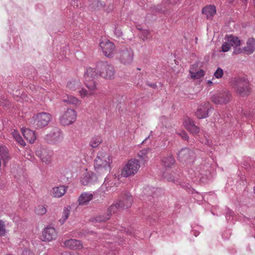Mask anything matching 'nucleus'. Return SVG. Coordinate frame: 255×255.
I'll use <instances>...</instances> for the list:
<instances>
[{
	"label": "nucleus",
	"instance_id": "4d7b16f0",
	"mask_svg": "<svg viewBox=\"0 0 255 255\" xmlns=\"http://www.w3.org/2000/svg\"><path fill=\"white\" fill-rule=\"evenodd\" d=\"M254 0V3L255 5V0Z\"/></svg>",
	"mask_w": 255,
	"mask_h": 255
},
{
	"label": "nucleus",
	"instance_id": "0eeeda50",
	"mask_svg": "<svg viewBox=\"0 0 255 255\" xmlns=\"http://www.w3.org/2000/svg\"><path fill=\"white\" fill-rule=\"evenodd\" d=\"M52 120L51 115L46 112L38 113L33 117V127L35 128H41L47 126Z\"/></svg>",
	"mask_w": 255,
	"mask_h": 255
},
{
	"label": "nucleus",
	"instance_id": "09e8293b",
	"mask_svg": "<svg viewBox=\"0 0 255 255\" xmlns=\"http://www.w3.org/2000/svg\"><path fill=\"white\" fill-rule=\"evenodd\" d=\"M151 88L155 89L156 87V85L155 84L152 83L148 85Z\"/></svg>",
	"mask_w": 255,
	"mask_h": 255
},
{
	"label": "nucleus",
	"instance_id": "c03bdc74",
	"mask_svg": "<svg viewBox=\"0 0 255 255\" xmlns=\"http://www.w3.org/2000/svg\"><path fill=\"white\" fill-rule=\"evenodd\" d=\"M234 215V212L230 210L229 208H227L226 210V219L227 220H230L231 217H232Z\"/></svg>",
	"mask_w": 255,
	"mask_h": 255
},
{
	"label": "nucleus",
	"instance_id": "2eb2a0df",
	"mask_svg": "<svg viewBox=\"0 0 255 255\" xmlns=\"http://www.w3.org/2000/svg\"><path fill=\"white\" fill-rule=\"evenodd\" d=\"M212 109L208 102H204L198 107L196 113L198 119H204L208 117V112Z\"/></svg>",
	"mask_w": 255,
	"mask_h": 255
},
{
	"label": "nucleus",
	"instance_id": "de8ad7c7",
	"mask_svg": "<svg viewBox=\"0 0 255 255\" xmlns=\"http://www.w3.org/2000/svg\"><path fill=\"white\" fill-rule=\"evenodd\" d=\"M71 3L74 7H79L81 5V2L78 0H72Z\"/></svg>",
	"mask_w": 255,
	"mask_h": 255
},
{
	"label": "nucleus",
	"instance_id": "1a4fd4ad",
	"mask_svg": "<svg viewBox=\"0 0 255 255\" xmlns=\"http://www.w3.org/2000/svg\"><path fill=\"white\" fill-rule=\"evenodd\" d=\"M231 93L227 90L214 94L211 98V101L216 105H225L230 102L232 99Z\"/></svg>",
	"mask_w": 255,
	"mask_h": 255
},
{
	"label": "nucleus",
	"instance_id": "4be33fe9",
	"mask_svg": "<svg viewBox=\"0 0 255 255\" xmlns=\"http://www.w3.org/2000/svg\"><path fill=\"white\" fill-rule=\"evenodd\" d=\"M244 53L250 55L255 50V39L253 37L249 38L247 41V46L244 47Z\"/></svg>",
	"mask_w": 255,
	"mask_h": 255
},
{
	"label": "nucleus",
	"instance_id": "72a5a7b5",
	"mask_svg": "<svg viewBox=\"0 0 255 255\" xmlns=\"http://www.w3.org/2000/svg\"><path fill=\"white\" fill-rule=\"evenodd\" d=\"M150 151V149L147 148L140 150L138 153V156L143 162H145L148 160L149 157L147 154L149 153Z\"/></svg>",
	"mask_w": 255,
	"mask_h": 255
},
{
	"label": "nucleus",
	"instance_id": "ddd939ff",
	"mask_svg": "<svg viewBox=\"0 0 255 255\" xmlns=\"http://www.w3.org/2000/svg\"><path fill=\"white\" fill-rule=\"evenodd\" d=\"M178 156L181 161L191 164L194 161L195 155L192 150L187 148H184L178 153Z\"/></svg>",
	"mask_w": 255,
	"mask_h": 255
},
{
	"label": "nucleus",
	"instance_id": "49530a36",
	"mask_svg": "<svg viewBox=\"0 0 255 255\" xmlns=\"http://www.w3.org/2000/svg\"><path fill=\"white\" fill-rule=\"evenodd\" d=\"M178 134L185 140L188 139V136L185 131H181L180 132H178Z\"/></svg>",
	"mask_w": 255,
	"mask_h": 255
},
{
	"label": "nucleus",
	"instance_id": "39448f33",
	"mask_svg": "<svg viewBox=\"0 0 255 255\" xmlns=\"http://www.w3.org/2000/svg\"><path fill=\"white\" fill-rule=\"evenodd\" d=\"M63 139L64 134L62 130L57 128H53L44 137L46 142L53 145H58L61 143Z\"/></svg>",
	"mask_w": 255,
	"mask_h": 255
},
{
	"label": "nucleus",
	"instance_id": "412c9836",
	"mask_svg": "<svg viewBox=\"0 0 255 255\" xmlns=\"http://www.w3.org/2000/svg\"><path fill=\"white\" fill-rule=\"evenodd\" d=\"M179 0H163L162 2V6L163 7H158V10L161 12L165 13L170 10L171 7L176 4Z\"/></svg>",
	"mask_w": 255,
	"mask_h": 255
},
{
	"label": "nucleus",
	"instance_id": "c85d7f7f",
	"mask_svg": "<svg viewBox=\"0 0 255 255\" xmlns=\"http://www.w3.org/2000/svg\"><path fill=\"white\" fill-rule=\"evenodd\" d=\"M66 192V187L64 186H60L53 188L52 191V196L56 198L61 197L64 195Z\"/></svg>",
	"mask_w": 255,
	"mask_h": 255
},
{
	"label": "nucleus",
	"instance_id": "4468645a",
	"mask_svg": "<svg viewBox=\"0 0 255 255\" xmlns=\"http://www.w3.org/2000/svg\"><path fill=\"white\" fill-rule=\"evenodd\" d=\"M36 154L40 158L43 162L45 163L46 164L51 163L52 157L53 154L52 150L43 148L40 150H37L36 151Z\"/></svg>",
	"mask_w": 255,
	"mask_h": 255
},
{
	"label": "nucleus",
	"instance_id": "f03ea898",
	"mask_svg": "<svg viewBox=\"0 0 255 255\" xmlns=\"http://www.w3.org/2000/svg\"><path fill=\"white\" fill-rule=\"evenodd\" d=\"M99 75L98 71L94 68L89 67L87 68L86 72L84 75L85 84L89 89H82L79 91L80 96L82 98L90 96L94 94V91L96 89V85L94 79Z\"/></svg>",
	"mask_w": 255,
	"mask_h": 255
},
{
	"label": "nucleus",
	"instance_id": "7ed1b4c3",
	"mask_svg": "<svg viewBox=\"0 0 255 255\" xmlns=\"http://www.w3.org/2000/svg\"><path fill=\"white\" fill-rule=\"evenodd\" d=\"M110 156L106 153H99L95 160L94 167L98 173H107L110 171Z\"/></svg>",
	"mask_w": 255,
	"mask_h": 255
},
{
	"label": "nucleus",
	"instance_id": "a211bd4d",
	"mask_svg": "<svg viewBox=\"0 0 255 255\" xmlns=\"http://www.w3.org/2000/svg\"><path fill=\"white\" fill-rule=\"evenodd\" d=\"M184 125L186 128L193 134H196L199 132V128L195 125L194 122L189 118H187L184 120Z\"/></svg>",
	"mask_w": 255,
	"mask_h": 255
},
{
	"label": "nucleus",
	"instance_id": "423d86ee",
	"mask_svg": "<svg viewBox=\"0 0 255 255\" xmlns=\"http://www.w3.org/2000/svg\"><path fill=\"white\" fill-rule=\"evenodd\" d=\"M133 57V51L130 47H123L119 50L117 54V59L125 65L131 64Z\"/></svg>",
	"mask_w": 255,
	"mask_h": 255
},
{
	"label": "nucleus",
	"instance_id": "473e14b6",
	"mask_svg": "<svg viewBox=\"0 0 255 255\" xmlns=\"http://www.w3.org/2000/svg\"><path fill=\"white\" fill-rule=\"evenodd\" d=\"M196 67H197V65H193L192 68L190 70L191 77L193 79H199L204 75V71L202 69H200L197 72L194 71L193 68Z\"/></svg>",
	"mask_w": 255,
	"mask_h": 255
},
{
	"label": "nucleus",
	"instance_id": "603ef678",
	"mask_svg": "<svg viewBox=\"0 0 255 255\" xmlns=\"http://www.w3.org/2000/svg\"><path fill=\"white\" fill-rule=\"evenodd\" d=\"M4 158H5V159H7L8 160V156L7 155V154H5L4 155Z\"/></svg>",
	"mask_w": 255,
	"mask_h": 255
},
{
	"label": "nucleus",
	"instance_id": "a18cd8bd",
	"mask_svg": "<svg viewBox=\"0 0 255 255\" xmlns=\"http://www.w3.org/2000/svg\"><path fill=\"white\" fill-rule=\"evenodd\" d=\"M233 53L235 54H238L242 53H244V47L243 48H241L238 47H235Z\"/></svg>",
	"mask_w": 255,
	"mask_h": 255
},
{
	"label": "nucleus",
	"instance_id": "c9c22d12",
	"mask_svg": "<svg viewBox=\"0 0 255 255\" xmlns=\"http://www.w3.org/2000/svg\"><path fill=\"white\" fill-rule=\"evenodd\" d=\"M101 141L102 139L100 136H95L91 139L90 145L92 147H96L100 144Z\"/></svg>",
	"mask_w": 255,
	"mask_h": 255
},
{
	"label": "nucleus",
	"instance_id": "ea45409f",
	"mask_svg": "<svg viewBox=\"0 0 255 255\" xmlns=\"http://www.w3.org/2000/svg\"><path fill=\"white\" fill-rule=\"evenodd\" d=\"M5 234V226L4 222L0 220V236H4Z\"/></svg>",
	"mask_w": 255,
	"mask_h": 255
},
{
	"label": "nucleus",
	"instance_id": "864d4df0",
	"mask_svg": "<svg viewBox=\"0 0 255 255\" xmlns=\"http://www.w3.org/2000/svg\"><path fill=\"white\" fill-rule=\"evenodd\" d=\"M150 135H148V137H147L144 140H143L142 141V142H144L146 140H147L149 137H150Z\"/></svg>",
	"mask_w": 255,
	"mask_h": 255
},
{
	"label": "nucleus",
	"instance_id": "58836bf2",
	"mask_svg": "<svg viewBox=\"0 0 255 255\" xmlns=\"http://www.w3.org/2000/svg\"><path fill=\"white\" fill-rule=\"evenodd\" d=\"M140 35L142 39L144 40L150 37V33L148 30H142L140 32Z\"/></svg>",
	"mask_w": 255,
	"mask_h": 255
},
{
	"label": "nucleus",
	"instance_id": "6e6d98bb",
	"mask_svg": "<svg viewBox=\"0 0 255 255\" xmlns=\"http://www.w3.org/2000/svg\"><path fill=\"white\" fill-rule=\"evenodd\" d=\"M242 1H243V2H247V0H242Z\"/></svg>",
	"mask_w": 255,
	"mask_h": 255
},
{
	"label": "nucleus",
	"instance_id": "79ce46f5",
	"mask_svg": "<svg viewBox=\"0 0 255 255\" xmlns=\"http://www.w3.org/2000/svg\"><path fill=\"white\" fill-rule=\"evenodd\" d=\"M223 73V69L218 67L214 72V75L216 78L220 79L222 77Z\"/></svg>",
	"mask_w": 255,
	"mask_h": 255
},
{
	"label": "nucleus",
	"instance_id": "c756f323",
	"mask_svg": "<svg viewBox=\"0 0 255 255\" xmlns=\"http://www.w3.org/2000/svg\"><path fill=\"white\" fill-rule=\"evenodd\" d=\"M174 163L175 160L171 155L163 157L161 159V163L165 168H171Z\"/></svg>",
	"mask_w": 255,
	"mask_h": 255
},
{
	"label": "nucleus",
	"instance_id": "dca6fc26",
	"mask_svg": "<svg viewBox=\"0 0 255 255\" xmlns=\"http://www.w3.org/2000/svg\"><path fill=\"white\" fill-rule=\"evenodd\" d=\"M43 241H51L57 237V232L53 227L46 228L42 232Z\"/></svg>",
	"mask_w": 255,
	"mask_h": 255
},
{
	"label": "nucleus",
	"instance_id": "13d9d810",
	"mask_svg": "<svg viewBox=\"0 0 255 255\" xmlns=\"http://www.w3.org/2000/svg\"><path fill=\"white\" fill-rule=\"evenodd\" d=\"M254 193H255V188H254Z\"/></svg>",
	"mask_w": 255,
	"mask_h": 255
},
{
	"label": "nucleus",
	"instance_id": "8fccbe9b",
	"mask_svg": "<svg viewBox=\"0 0 255 255\" xmlns=\"http://www.w3.org/2000/svg\"><path fill=\"white\" fill-rule=\"evenodd\" d=\"M192 234H194L195 236H197L199 235V232L196 233L195 232L193 231Z\"/></svg>",
	"mask_w": 255,
	"mask_h": 255
},
{
	"label": "nucleus",
	"instance_id": "9b49d317",
	"mask_svg": "<svg viewBox=\"0 0 255 255\" xmlns=\"http://www.w3.org/2000/svg\"><path fill=\"white\" fill-rule=\"evenodd\" d=\"M77 118L76 112L71 109H68L60 117L59 123L63 126H69L74 123Z\"/></svg>",
	"mask_w": 255,
	"mask_h": 255
},
{
	"label": "nucleus",
	"instance_id": "f704fd0d",
	"mask_svg": "<svg viewBox=\"0 0 255 255\" xmlns=\"http://www.w3.org/2000/svg\"><path fill=\"white\" fill-rule=\"evenodd\" d=\"M70 207H65L63 209L62 218L59 220L61 224H64L65 221L68 218L70 213Z\"/></svg>",
	"mask_w": 255,
	"mask_h": 255
},
{
	"label": "nucleus",
	"instance_id": "cd10ccee",
	"mask_svg": "<svg viewBox=\"0 0 255 255\" xmlns=\"http://www.w3.org/2000/svg\"><path fill=\"white\" fill-rule=\"evenodd\" d=\"M22 133L25 139L30 143H33L36 139L34 132L29 129H22Z\"/></svg>",
	"mask_w": 255,
	"mask_h": 255
},
{
	"label": "nucleus",
	"instance_id": "9d476101",
	"mask_svg": "<svg viewBox=\"0 0 255 255\" xmlns=\"http://www.w3.org/2000/svg\"><path fill=\"white\" fill-rule=\"evenodd\" d=\"M235 89L237 92L242 97L248 96L250 93L249 82L244 78H239L236 80Z\"/></svg>",
	"mask_w": 255,
	"mask_h": 255
},
{
	"label": "nucleus",
	"instance_id": "7c9ffc66",
	"mask_svg": "<svg viewBox=\"0 0 255 255\" xmlns=\"http://www.w3.org/2000/svg\"><path fill=\"white\" fill-rule=\"evenodd\" d=\"M63 101L64 103L75 106H78L81 104V101L73 96L67 95L66 97L63 98Z\"/></svg>",
	"mask_w": 255,
	"mask_h": 255
},
{
	"label": "nucleus",
	"instance_id": "a19ab883",
	"mask_svg": "<svg viewBox=\"0 0 255 255\" xmlns=\"http://www.w3.org/2000/svg\"><path fill=\"white\" fill-rule=\"evenodd\" d=\"M163 177L168 181L173 182L176 184H178V183H180L178 180H175L174 177L170 174L167 175L166 174H163Z\"/></svg>",
	"mask_w": 255,
	"mask_h": 255
},
{
	"label": "nucleus",
	"instance_id": "f8f14e48",
	"mask_svg": "<svg viewBox=\"0 0 255 255\" xmlns=\"http://www.w3.org/2000/svg\"><path fill=\"white\" fill-rule=\"evenodd\" d=\"M99 45L106 57L112 58L114 56L115 46L113 42L109 40L104 39L100 42Z\"/></svg>",
	"mask_w": 255,
	"mask_h": 255
},
{
	"label": "nucleus",
	"instance_id": "4c0bfd02",
	"mask_svg": "<svg viewBox=\"0 0 255 255\" xmlns=\"http://www.w3.org/2000/svg\"><path fill=\"white\" fill-rule=\"evenodd\" d=\"M46 212V209L43 205H38L35 209V213L37 215H44Z\"/></svg>",
	"mask_w": 255,
	"mask_h": 255
},
{
	"label": "nucleus",
	"instance_id": "a878e982",
	"mask_svg": "<svg viewBox=\"0 0 255 255\" xmlns=\"http://www.w3.org/2000/svg\"><path fill=\"white\" fill-rule=\"evenodd\" d=\"M93 195L89 192L82 193L79 196L78 202L79 205L87 204L92 199Z\"/></svg>",
	"mask_w": 255,
	"mask_h": 255
},
{
	"label": "nucleus",
	"instance_id": "aec40b11",
	"mask_svg": "<svg viewBox=\"0 0 255 255\" xmlns=\"http://www.w3.org/2000/svg\"><path fill=\"white\" fill-rule=\"evenodd\" d=\"M115 185L113 179H111V177H106L105 178L104 183L101 186V189L104 191H111L114 192L115 191V187L114 186Z\"/></svg>",
	"mask_w": 255,
	"mask_h": 255
},
{
	"label": "nucleus",
	"instance_id": "5701e85b",
	"mask_svg": "<svg viewBox=\"0 0 255 255\" xmlns=\"http://www.w3.org/2000/svg\"><path fill=\"white\" fill-rule=\"evenodd\" d=\"M202 12L207 19H211L216 12V7L213 5H209L203 8Z\"/></svg>",
	"mask_w": 255,
	"mask_h": 255
},
{
	"label": "nucleus",
	"instance_id": "3c124183",
	"mask_svg": "<svg viewBox=\"0 0 255 255\" xmlns=\"http://www.w3.org/2000/svg\"><path fill=\"white\" fill-rule=\"evenodd\" d=\"M207 83L209 85H211L213 84V82L211 80H208Z\"/></svg>",
	"mask_w": 255,
	"mask_h": 255
},
{
	"label": "nucleus",
	"instance_id": "5fc2aeb1",
	"mask_svg": "<svg viewBox=\"0 0 255 255\" xmlns=\"http://www.w3.org/2000/svg\"><path fill=\"white\" fill-rule=\"evenodd\" d=\"M180 185H181V186L182 187H187V186H186V185H182V184H180Z\"/></svg>",
	"mask_w": 255,
	"mask_h": 255
},
{
	"label": "nucleus",
	"instance_id": "b1692460",
	"mask_svg": "<svg viewBox=\"0 0 255 255\" xmlns=\"http://www.w3.org/2000/svg\"><path fill=\"white\" fill-rule=\"evenodd\" d=\"M159 190V189L154 187H146L144 188L143 192L147 197H149L148 201L153 202L152 200L155 197L157 196V193L158 192ZM154 201H153V202Z\"/></svg>",
	"mask_w": 255,
	"mask_h": 255
},
{
	"label": "nucleus",
	"instance_id": "f3484780",
	"mask_svg": "<svg viewBox=\"0 0 255 255\" xmlns=\"http://www.w3.org/2000/svg\"><path fill=\"white\" fill-rule=\"evenodd\" d=\"M97 180L96 175L91 172H87L83 174L81 182L83 185H88L94 183Z\"/></svg>",
	"mask_w": 255,
	"mask_h": 255
},
{
	"label": "nucleus",
	"instance_id": "bb28decb",
	"mask_svg": "<svg viewBox=\"0 0 255 255\" xmlns=\"http://www.w3.org/2000/svg\"><path fill=\"white\" fill-rule=\"evenodd\" d=\"M81 82L79 80H71L68 82L67 84V88L70 91H75L77 90L79 91L82 90L83 88H81ZM79 92V91H78Z\"/></svg>",
	"mask_w": 255,
	"mask_h": 255
},
{
	"label": "nucleus",
	"instance_id": "6ab92c4d",
	"mask_svg": "<svg viewBox=\"0 0 255 255\" xmlns=\"http://www.w3.org/2000/svg\"><path fill=\"white\" fill-rule=\"evenodd\" d=\"M105 6V2L101 0H90L88 7L91 11H98L103 8Z\"/></svg>",
	"mask_w": 255,
	"mask_h": 255
},
{
	"label": "nucleus",
	"instance_id": "393cba45",
	"mask_svg": "<svg viewBox=\"0 0 255 255\" xmlns=\"http://www.w3.org/2000/svg\"><path fill=\"white\" fill-rule=\"evenodd\" d=\"M64 246L72 250H77L82 247V244L80 241L75 239H70L64 242Z\"/></svg>",
	"mask_w": 255,
	"mask_h": 255
},
{
	"label": "nucleus",
	"instance_id": "e433bc0d",
	"mask_svg": "<svg viewBox=\"0 0 255 255\" xmlns=\"http://www.w3.org/2000/svg\"><path fill=\"white\" fill-rule=\"evenodd\" d=\"M13 136L16 140V141L19 143L20 145L22 146H24L25 145V142L22 138L20 135L16 131H14L13 133Z\"/></svg>",
	"mask_w": 255,
	"mask_h": 255
},
{
	"label": "nucleus",
	"instance_id": "6e6552de",
	"mask_svg": "<svg viewBox=\"0 0 255 255\" xmlns=\"http://www.w3.org/2000/svg\"><path fill=\"white\" fill-rule=\"evenodd\" d=\"M140 168L139 161L136 159H131L124 167L121 175L125 177L135 175Z\"/></svg>",
	"mask_w": 255,
	"mask_h": 255
},
{
	"label": "nucleus",
	"instance_id": "20e7f679",
	"mask_svg": "<svg viewBox=\"0 0 255 255\" xmlns=\"http://www.w3.org/2000/svg\"><path fill=\"white\" fill-rule=\"evenodd\" d=\"M99 75L102 77L111 79L114 78L115 70L114 66L107 62H100L97 65Z\"/></svg>",
	"mask_w": 255,
	"mask_h": 255
},
{
	"label": "nucleus",
	"instance_id": "2f4dec72",
	"mask_svg": "<svg viewBox=\"0 0 255 255\" xmlns=\"http://www.w3.org/2000/svg\"><path fill=\"white\" fill-rule=\"evenodd\" d=\"M226 40L229 42L230 46L233 47H238L241 44V41L238 37L234 36L232 35H226Z\"/></svg>",
	"mask_w": 255,
	"mask_h": 255
},
{
	"label": "nucleus",
	"instance_id": "37998d69",
	"mask_svg": "<svg viewBox=\"0 0 255 255\" xmlns=\"http://www.w3.org/2000/svg\"><path fill=\"white\" fill-rule=\"evenodd\" d=\"M230 48L231 46L229 42L227 41V42H224L222 45V51L224 52H227L230 50Z\"/></svg>",
	"mask_w": 255,
	"mask_h": 255
},
{
	"label": "nucleus",
	"instance_id": "f257e3e1",
	"mask_svg": "<svg viewBox=\"0 0 255 255\" xmlns=\"http://www.w3.org/2000/svg\"><path fill=\"white\" fill-rule=\"evenodd\" d=\"M132 202V198L128 192L125 193L123 197V199L116 204H112L108 209L107 214L105 216H98L91 219V221L94 223L104 222L108 220L112 213L117 212L118 209H127L130 207Z\"/></svg>",
	"mask_w": 255,
	"mask_h": 255
}]
</instances>
